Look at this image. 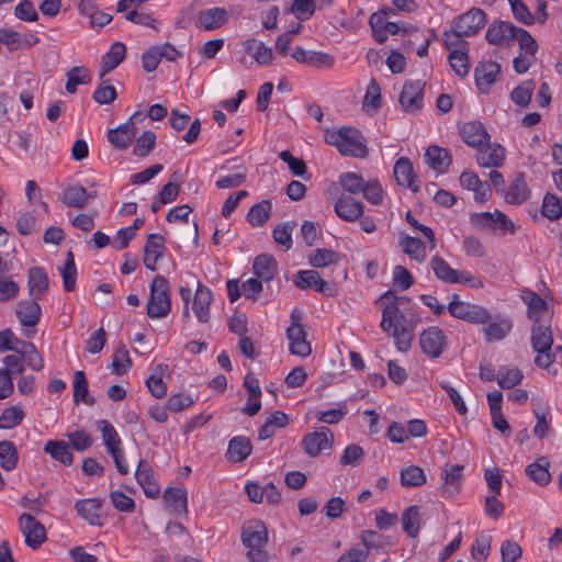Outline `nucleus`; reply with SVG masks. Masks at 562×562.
<instances>
[{"instance_id":"obj_21","label":"nucleus","mask_w":562,"mask_h":562,"mask_svg":"<svg viewBox=\"0 0 562 562\" xmlns=\"http://www.w3.org/2000/svg\"><path fill=\"white\" fill-rule=\"evenodd\" d=\"M212 300L213 294L211 290L201 282H198L192 311L200 323H207L210 321V305Z\"/></svg>"},{"instance_id":"obj_15","label":"nucleus","mask_w":562,"mask_h":562,"mask_svg":"<svg viewBox=\"0 0 562 562\" xmlns=\"http://www.w3.org/2000/svg\"><path fill=\"white\" fill-rule=\"evenodd\" d=\"M294 283L299 289L306 290L314 288L315 291L324 295H333V289L327 281L322 279L315 270H300L296 272Z\"/></svg>"},{"instance_id":"obj_24","label":"nucleus","mask_w":562,"mask_h":562,"mask_svg":"<svg viewBox=\"0 0 562 562\" xmlns=\"http://www.w3.org/2000/svg\"><path fill=\"white\" fill-rule=\"evenodd\" d=\"M135 477L147 497L155 498L159 495V485L155 480L153 470L150 469L146 461L140 460L138 462V467L135 472Z\"/></svg>"},{"instance_id":"obj_50","label":"nucleus","mask_w":562,"mask_h":562,"mask_svg":"<svg viewBox=\"0 0 562 562\" xmlns=\"http://www.w3.org/2000/svg\"><path fill=\"white\" fill-rule=\"evenodd\" d=\"M272 204L268 200H263L255 204L247 214V220L251 226L263 225L270 215Z\"/></svg>"},{"instance_id":"obj_46","label":"nucleus","mask_w":562,"mask_h":562,"mask_svg":"<svg viewBox=\"0 0 562 562\" xmlns=\"http://www.w3.org/2000/svg\"><path fill=\"white\" fill-rule=\"evenodd\" d=\"M74 389V403H85L87 405H93L94 398L88 395V381L83 371H76L72 381Z\"/></svg>"},{"instance_id":"obj_12","label":"nucleus","mask_w":562,"mask_h":562,"mask_svg":"<svg viewBox=\"0 0 562 562\" xmlns=\"http://www.w3.org/2000/svg\"><path fill=\"white\" fill-rule=\"evenodd\" d=\"M452 24L461 34L473 36L486 24V14L483 10L473 8L458 15Z\"/></svg>"},{"instance_id":"obj_29","label":"nucleus","mask_w":562,"mask_h":562,"mask_svg":"<svg viewBox=\"0 0 562 562\" xmlns=\"http://www.w3.org/2000/svg\"><path fill=\"white\" fill-rule=\"evenodd\" d=\"M393 173L398 186L417 191L415 186L416 176L409 159L405 157L398 158L394 165Z\"/></svg>"},{"instance_id":"obj_13","label":"nucleus","mask_w":562,"mask_h":562,"mask_svg":"<svg viewBox=\"0 0 562 562\" xmlns=\"http://www.w3.org/2000/svg\"><path fill=\"white\" fill-rule=\"evenodd\" d=\"M419 344L427 356L438 358L445 350L446 336L439 327L431 326L420 334Z\"/></svg>"},{"instance_id":"obj_11","label":"nucleus","mask_w":562,"mask_h":562,"mask_svg":"<svg viewBox=\"0 0 562 562\" xmlns=\"http://www.w3.org/2000/svg\"><path fill=\"white\" fill-rule=\"evenodd\" d=\"M19 526L26 546L37 549L46 540L44 526L30 514H22L19 518Z\"/></svg>"},{"instance_id":"obj_48","label":"nucleus","mask_w":562,"mask_h":562,"mask_svg":"<svg viewBox=\"0 0 562 562\" xmlns=\"http://www.w3.org/2000/svg\"><path fill=\"white\" fill-rule=\"evenodd\" d=\"M535 88L533 80H525L512 91L510 100L518 106H527L531 101Z\"/></svg>"},{"instance_id":"obj_53","label":"nucleus","mask_w":562,"mask_h":562,"mask_svg":"<svg viewBox=\"0 0 562 562\" xmlns=\"http://www.w3.org/2000/svg\"><path fill=\"white\" fill-rule=\"evenodd\" d=\"M19 345L21 346L20 356L22 358V361L25 362L27 367L34 371L42 370L44 367V361L38 351L36 350L35 346L31 342Z\"/></svg>"},{"instance_id":"obj_3","label":"nucleus","mask_w":562,"mask_h":562,"mask_svg":"<svg viewBox=\"0 0 562 562\" xmlns=\"http://www.w3.org/2000/svg\"><path fill=\"white\" fill-rule=\"evenodd\" d=\"M530 341L532 349L537 353L535 363L542 369L549 368L561 353L558 352V347L552 349L553 336L551 325L549 322L533 323L531 327Z\"/></svg>"},{"instance_id":"obj_16","label":"nucleus","mask_w":562,"mask_h":562,"mask_svg":"<svg viewBox=\"0 0 562 562\" xmlns=\"http://www.w3.org/2000/svg\"><path fill=\"white\" fill-rule=\"evenodd\" d=\"M517 26L510 22L501 21L490 25L485 37L490 44L507 47L515 37Z\"/></svg>"},{"instance_id":"obj_19","label":"nucleus","mask_w":562,"mask_h":562,"mask_svg":"<svg viewBox=\"0 0 562 562\" xmlns=\"http://www.w3.org/2000/svg\"><path fill=\"white\" fill-rule=\"evenodd\" d=\"M460 135L464 143L473 148H479L490 140V135L479 121L464 123L460 128Z\"/></svg>"},{"instance_id":"obj_61","label":"nucleus","mask_w":562,"mask_h":562,"mask_svg":"<svg viewBox=\"0 0 562 562\" xmlns=\"http://www.w3.org/2000/svg\"><path fill=\"white\" fill-rule=\"evenodd\" d=\"M514 41H516L524 54L532 55L538 50V43L532 35L525 29L517 27Z\"/></svg>"},{"instance_id":"obj_38","label":"nucleus","mask_w":562,"mask_h":562,"mask_svg":"<svg viewBox=\"0 0 562 562\" xmlns=\"http://www.w3.org/2000/svg\"><path fill=\"white\" fill-rule=\"evenodd\" d=\"M288 423H289V417L285 413H283L281 411H276V412L271 413L267 417L265 424L259 428L258 438L260 440H266V439L271 438L276 434L277 429L285 427L288 425Z\"/></svg>"},{"instance_id":"obj_5","label":"nucleus","mask_w":562,"mask_h":562,"mask_svg":"<svg viewBox=\"0 0 562 562\" xmlns=\"http://www.w3.org/2000/svg\"><path fill=\"white\" fill-rule=\"evenodd\" d=\"M146 311L147 316L151 319L165 318L171 311L169 284L162 276H155L150 283Z\"/></svg>"},{"instance_id":"obj_6","label":"nucleus","mask_w":562,"mask_h":562,"mask_svg":"<svg viewBox=\"0 0 562 562\" xmlns=\"http://www.w3.org/2000/svg\"><path fill=\"white\" fill-rule=\"evenodd\" d=\"M447 308L453 317L472 324H486L491 319V314L487 308L477 304L460 301L458 294L452 295Z\"/></svg>"},{"instance_id":"obj_32","label":"nucleus","mask_w":562,"mask_h":562,"mask_svg":"<svg viewBox=\"0 0 562 562\" xmlns=\"http://www.w3.org/2000/svg\"><path fill=\"white\" fill-rule=\"evenodd\" d=\"M29 291L33 300H41L48 288V277L46 272L38 267L29 271Z\"/></svg>"},{"instance_id":"obj_8","label":"nucleus","mask_w":562,"mask_h":562,"mask_svg":"<svg viewBox=\"0 0 562 562\" xmlns=\"http://www.w3.org/2000/svg\"><path fill=\"white\" fill-rule=\"evenodd\" d=\"M333 443L334 435L327 427H319L315 431L306 434L302 439L303 449L311 458H316L331 450Z\"/></svg>"},{"instance_id":"obj_33","label":"nucleus","mask_w":562,"mask_h":562,"mask_svg":"<svg viewBox=\"0 0 562 562\" xmlns=\"http://www.w3.org/2000/svg\"><path fill=\"white\" fill-rule=\"evenodd\" d=\"M398 245L403 252H405L412 260L419 263L426 260V245L420 239L409 235H403L400 238Z\"/></svg>"},{"instance_id":"obj_52","label":"nucleus","mask_w":562,"mask_h":562,"mask_svg":"<svg viewBox=\"0 0 562 562\" xmlns=\"http://www.w3.org/2000/svg\"><path fill=\"white\" fill-rule=\"evenodd\" d=\"M90 82L88 70L82 66H76L68 70L67 82L65 89L68 93H75L79 85H87Z\"/></svg>"},{"instance_id":"obj_4","label":"nucleus","mask_w":562,"mask_h":562,"mask_svg":"<svg viewBox=\"0 0 562 562\" xmlns=\"http://www.w3.org/2000/svg\"><path fill=\"white\" fill-rule=\"evenodd\" d=\"M243 544L248 549L247 559L250 562H267L268 554L266 547L268 544V529L266 525L258 519L248 520L241 529Z\"/></svg>"},{"instance_id":"obj_49","label":"nucleus","mask_w":562,"mask_h":562,"mask_svg":"<svg viewBox=\"0 0 562 562\" xmlns=\"http://www.w3.org/2000/svg\"><path fill=\"white\" fill-rule=\"evenodd\" d=\"M426 482V474L418 465H408L401 470V484L405 487H417Z\"/></svg>"},{"instance_id":"obj_18","label":"nucleus","mask_w":562,"mask_h":562,"mask_svg":"<svg viewBox=\"0 0 562 562\" xmlns=\"http://www.w3.org/2000/svg\"><path fill=\"white\" fill-rule=\"evenodd\" d=\"M138 113H134L130 121L119 125L116 128L109 130L108 139L117 149L127 148L136 136L133 119Z\"/></svg>"},{"instance_id":"obj_64","label":"nucleus","mask_w":562,"mask_h":562,"mask_svg":"<svg viewBox=\"0 0 562 562\" xmlns=\"http://www.w3.org/2000/svg\"><path fill=\"white\" fill-rule=\"evenodd\" d=\"M339 184L349 193L361 192L366 182L363 178L356 172H345L339 177Z\"/></svg>"},{"instance_id":"obj_40","label":"nucleus","mask_w":562,"mask_h":562,"mask_svg":"<svg viewBox=\"0 0 562 562\" xmlns=\"http://www.w3.org/2000/svg\"><path fill=\"white\" fill-rule=\"evenodd\" d=\"M513 322L509 317H502L491 322L484 329L487 342L503 340L512 331Z\"/></svg>"},{"instance_id":"obj_28","label":"nucleus","mask_w":562,"mask_h":562,"mask_svg":"<svg viewBox=\"0 0 562 562\" xmlns=\"http://www.w3.org/2000/svg\"><path fill=\"white\" fill-rule=\"evenodd\" d=\"M530 198V189L524 173H518L513 179L507 192L505 201L509 204H522Z\"/></svg>"},{"instance_id":"obj_26","label":"nucleus","mask_w":562,"mask_h":562,"mask_svg":"<svg viewBox=\"0 0 562 562\" xmlns=\"http://www.w3.org/2000/svg\"><path fill=\"white\" fill-rule=\"evenodd\" d=\"M94 198V192H88L79 184L67 187L60 194V200L65 205L76 209L85 207L88 201Z\"/></svg>"},{"instance_id":"obj_43","label":"nucleus","mask_w":562,"mask_h":562,"mask_svg":"<svg viewBox=\"0 0 562 562\" xmlns=\"http://www.w3.org/2000/svg\"><path fill=\"white\" fill-rule=\"evenodd\" d=\"M251 450L250 440L247 437L237 436L229 441L227 456L233 462H241L251 453Z\"/></svg>"},{"instance_id":"obj_47","label":"nucleus","mask_w":562,"mask_h":562,"mask_svg":"<svg viewBox=\"0 0 562 562\" xmlns=\"http://www.w3.org/2000/svg\"><path fill=\"white\" fill-rule=\"evenodd\" d=\"M19 454L15 445L9 440L0 441V465L4 471L16 468Z\"/></svg>"},{"instance_id":"obj_41","label":"nucleus","mask_w":562,"mask_h":562,"mask_svg":"<svg viewBox=\"0 0 562 562\" xmlns=\"http://www.w3.org/2000/svg\"><path fill=\"white\" fill-rule=\"evenodd\" d=\"M77 514L90 525H100L101 503L98 499H80L76 503Z\"/></svg>"},{"instance_id":"obj_34","label":"nucleus","mask_w":562,"mask_h":562,"mask_svg":"<svg viewBox=\"0 0 562 562\" xmlns=\"http://www.w3.org/2000/svg\"><path fill=\"white\" fill-rule=\"evenodd\" d=\"M164 499L173 513H188V494L184 487H168L164 492Z\"/></svg>"},{"instance_id":"obj_23","label":"nucleus","mask_w":562,"mask_h":562,"mask_svg":"<svg viewBox=\"0 0 562 562\" xmlns=\"http://www.w3.org/2000/svg\"><path fill=\"white\" fill-rule=\"evenodd\" d=\"M228 21V12L224 8L201 10L198 15V27L206 31L215 30Z\"/></svg>"},{"instance_id":"obj_55","label":"nucleus","mask_w":562,"mask_h":562,"mask_svg":"<svg viewBox=\"0 0 562 562\" xmlns=\"http://www.w3.org/2000/svg\"><path fill=\"white\" fill-rule=\"evenodd\" d=\"M450 67L461 78H464L470 72V61L467 49L464 50H452L448 57Z\"/></svg>"},{"instance_id":"obj_20","label":"nucleus","mask_w":562,"mask_h":562,"mask_svg":"<svg viewBox=\"0 0 562 562\" xmlns=\"http://www.w3.org/2000/svg\"><path fill=\"white\" fill-rule=\"evenodd\" d=\"M363 204L348 195H341L334 205L338 217L346 222H355L363 214Z\"/></svg>"},{"instance_id":"obj_10","label":"nucleus","mask_w":562,"mask_h":562,"mask_svg":"<svg viewBox=\"0 0 562 562\" xmlns=\"http://www.w3.org/2000/svg\"><path fill=\"white\" fill-rule=\"evenodd\" d=\"M424 87L425 83L422 80L404 83L400 94V104L405 112L415 114L422 110L424 104Z\"/></svg>"},{"instance_id":"obj_14","label":"nucleus","mask_w":562,"mask_h":562,"mask_svg":"<svg viewBox=\"0 0 562 562\" xmlns=\"http://www.w3.org/2000/svg\"><path fill=\"white\" fill-rule=\"evenodd\" d=\"M476 162L483 168H497L504 164L505 149L499 144L485 143L476 148Z\"/></svg>"},{"instance_id":"obj_60","label":"nucleus","mask_w":562,"mask_h":562,"mask_svg":"<svg viewBox=\"0 0 562 562\" xmlns=\"http://www.w3.org/2000/svg\"><path fill=\"white\" fill-rule=\"evenodd\" d=\"M162 367L159 364L155 369V373L146 379V386L153 396L162 398L167 393L166 383L161 379Z\"/></svg>"},{"instance_id":"obj_27","label":"nucleus","mask_w":562,"mask_h":562,"mask_svg":"<svg viewBox=\"0 0 562 562\" xmlns=\"http://www.w3.org/2000/svg\"><path fill=\"white\" fill-rule=\"evenodd\" d=\"M126 46L122 42H115L110 49L102 56L100 63V78L114 70L125 58Z\"/></svg>"},{"instance_id":"obj_51","label":"nucleus","mask_w":562,"mask_h":562,"mask_svg":"<svg viewBox=\"0 0 562 562\" xmlns=\"http://www.w3.org/2000/svg\"><path fill=\"white\" fill-rule=\"evenodd\" d=\"M524 375L518 368L515 367H502L498 370L496 380L502 389H512L519 384Z\"/></svg>"},{"instance_id":"obj_56","label":"nucleus","mask_w":562,"mask_h":562,"mask_svg":"<svg viewBox=\"0 0 562 562\" xmlns=\"http://www.w3.org/2000/svg\"><path fill=\"white\" fill-rule=\"evenodd\" d=\"M463 37H467L465 34H461L453 25L452 29L446 30L442 33V41L450 54H452V50L468 49L469 43Z\"/></svg>"},{"instance_id":"obj_45","label":"nucleus","mask_w":562,"mask_h":562,"mask_svg":"<svg viewBox=\"0 0 562 562\" xmlns=\"http://www.w3.org/2000/svg\"><path fill=\"white\" fill-rule=\"evenodd\" d=\"M402 525L403 530L409 537H416L420 529L422 515L419 513V507L416 505L409 506L402 513Z\"/></svg>"},{"instance_id":"obj_39","label":"nucleus","mask_w":562,"mask_h":562,"mask_svg":"<svg viewBox=\"0 0 562 562\" xmlns=\"http://www.w3.org/2000/svg\"><path fill=\"white\" fill-rule=\"evenodd\" d=\"M549 461L541 457L526 468L527 476L540 486H546L551 481Z\"/></svg>"},{"instance_id":"obj_37","label":"nucleus","mask_w":562,"mask_h":562,"mask_svg":"<svg viewBox=\"0 0 562 562\" xmlns=\"http://www.w3.org/2000/svg\"><path fill=\"white\" fill-rule=\"evenodd\" d=\"M36 301H22L18 304L16 316L23 326L33 327L38 323L41 306Z\"/></svg>"},{"instance_id":"obj_30","label":"nucleus","mask_w":562,"mask_h":562,"mask_svg":"<svg viewBox=\"0 0 562 562\" xmlns=\"http://www.w3.org/2000/svg\"><path fill=\"white\" fill-rule=\"evenodd\" d=\"M425 160L438 173H445L451 164L449 151L438 146H429L426 149Z\"/></svg>"},{"instance_id":"obj_36","label":"nucleus","mask_w":562,"mask_h":562,"mask_svg":"<svg viewBox=\"0 0 562 562\" xmlns=\"http://www.w3.org/2000/svg\"><path fill=\"white\" fill-rule=\"evenodd\" d=\"M252 268L258 279L270 281L277 273L278 265L271 255L262 254L255 258Z\"/></svg>"},{"instance_id":"obj_17","label":"nucleus","mask_w":562,"mask_h":562,"mask_svg":"<svg viewBox=\"0 0 562 562\" xmlns=\"http://www.w3.org/2000/svg\"><path fill=\"white\" fill-rule=\"evenodd\" d=\"M501 72V66L492 60L481 63L475 67L474 77L479 90L487 93L493 83L497 80Z\"/></svg>"},{"instance_id":"obj_54","label":"nucleus","mask_w":562,"mask_h":562,"mask_svg":"<svg viewBox=\"0 0 562 562\" xmlns=\"http://www.w3.org/2000/svg\"><path fill=\"white\" fill-rule=\"evenodd\" d=\"M59 271L63 278L64 289L67 292L74 291L76 288L77 268L71 251L67 254L66 262L64 263L63 268L59 269Z\"/></svg>"},{"instance_id":"obj_57","label":"nucleus","mask_w":562,"mask_h":562,"mask_svg":"<svg viewBox=\"0 0 562 562\" xmlns=\"http://www.w3.org/2000/svg\"><path fill=\"white\" fill-rule=\"evenodd\" d=\"M112 370L117 375L125 374L132 367V359L125 346L115 349L112 356Z\"/></svg>"},{"instance_id":"obj_25","label":"nucleus","mask_w":562,"mask_h":562,"mask_svg":"<svg viewBox=\"0 0 562 562\" xmlns=\"http://www.w3.org/2000/svg\"><path fill=\"white\" fill-rule=\"evenodd\" d=\"M165 250V239L159 234H149L144 247V266L154 271L156 263Z\"/></svg>"},{"instance_id":"obj_42","label":"nucleus","mask_w":562,"mask_h":562,"mask_svg":"<svg viewBox=\"0 0 562 562\" xmlns=\"http://www.w3.org/2000/svg\"><path fill=\"white\" fill-rule=\"evenodd\" d=\"M462 467L451 465L442 471L443 484L441 492L443 495L453 496L460 490V481L462 476Z\"/></svg>"},{"instance_id":"obj_63","label":"nucleus","mask_w":562,"mask_h":562,"mask_svg":"<svg viewBox=\"0 0 562 562\" xmlns=\"http://www.w3.org/2000/svg\"><path fill=\"white\" fill-rule=\"evenodd\" d=\"M542 214L550 221H555L562 215V205L560 200L551 193H547L542 201Z\"/></svg>"},{"instance_id":"obj_1","label":"nucleus","mask_w":562,"mask_h":562,"mask_svg":"<svg viewBox=\"0 0 562 562\" xmlns=\"http://www.w3.org/2000/svg\"><path fill=\"white\" fill-rule=\"evenodd\" d=\"M380 300L386 301L380 324L382 330L393 337L400 352H407L412 346L413 329L418 319L412 317L411 325L407 326L405 316L397 306L398 297L392 291H386Z\"/></svg>"},{"instance_id":"obj_35","label":"nucleus","mask_w":562,"mask_h":562,"mask_svg":"<svg viewBox=\"0 0 562 562\" xmlns=\"http://www.w3.org/2000/svg\"><path fill=\"white\" fill-rule=\"evenodd\" d=\"M246 52L254 57L256 63L261 66L271 64L273 59V50L263 42L256 38H249L245 42Z\"/></svg>"},{"instance_id":"obj_59","label":"nucleus","mask_w":562,"mask_h":562,"mask_svg":"<svg viewBox=\"0 0 562 562\" xmlns=\"http://www.w3.org/2000/svg\"><path fill=\"white\" fill-rule=\"evenodd\" d=\"M386 24L387 19H385V13L374 12L369 18V25L372 31L373 38L379 44H383L387 40V36L385 35Z\"/></svg>"},{"instance_id":"obj_9","label":"nucleus","mask_w":562,"mask_h":562,"mask_svg":"<svg viewBox=\"0 0 562 562\" xmlns=\"http://www.w3.org/2000/svg\"><path fill=\"white\" fill-rule=\"evenodd\" d=\"M430 267L440 281L449 284H468L472 283L474 277L467 271L453 269L442 257L436 255L430 259Z\"/></svg>"},{"instance_id":"obj_22","label":"nucleus","mask_w":562,"mask_h":562,"mask_svg":"<svg viewBox=\"0 0 562 562\" xmlns=\"http://www.w3.org/2000/svg\"><path fill=\"white\" fill-rule=\"evenodd\" d=\"M520 299L528 307V318L533 323L542 322L541 318L548 314V303L539 294L529 289L521 290Z\"/></svg>"},{"instance_id":"obj_7","label":"nucleus","mask_w":562,"mask_h":562,"mask_svg":"<svg viewBox=\"0 0 562 562\" xmlns=\"http://www.w3.org/2000/svg\"><path fill=\"white\" fill-rule=\"evenodd\" d=\"M301 312L294 308L291 313V325L286 329V338L289 340V350L292 355L299 357H307L312 352L311 344L306 339V331L301 324Z\"/></svg>"},{"instance_id":"obj_58","label":"nucleus","mask_w":562,"mask_h":562,"mask_svg":"<svg viewBox=\"0 0 562 562\" xmlns=\"http://www.w3.org/2000/svg\"><path fill=\"white\" fill-rule=\"evenodd\" d=\"M337 261V252L326 248H318L308 257V263L314 268H325Z\"/></svg>"},{"instance_id":"obj_44","label":"nucleus","mask_w":562,"mask_h":562,"mask_svg":"<svg viewBox=\"0 0 562 562\" xmlns=\"http://www.w3.org/2000/svg\"><path fill=\"white\" fill-rule=\"evenodd\" d=\"M98 428L101 431L103 443L109 453H114L122 448L121 438L110 422L105 419L100 420Z\"/></svg>"},{"instance_id":"obj_62","label":"nucleus","mask_w":562,"mask_h":562,"mask_svg":"<svg viewBox=\"0 0 562 562\" xmlns=\"http://www.w3.org/2000/svg\"><path fill=\"white\" fill-rule=\"evenodd\" d=\"M514 18L525 25H532L536 22L535 15L522 0H507Z\"/></svg>"},{"instance_id":"obj_31","label":"nucleus","mask_w":562,"mask_h":562,"mask_svg":"<svg viewBox=\"0 0 562 562\" xmlns=\"http://www.w3.org/2000/svg\"><path fill=\"white\" fill-rule=\"evenodd\" d=\"M44 452L49 454L52 459L63 463L64 465H70L74 461V454L69 443L64 440H48L43 448Z\"/></svg>"},{"instance_id":"obj_2","label":"nucleus","mask_w":562,"mask_h":562,"mask_svg":"<svg viewBox=\"0 0 562 562\" xmlns=\"http://www.w3.org/2000/svg\"><path fill=\"white\" fill-rule=\"evenodd\" d=\"M324 138L327 144L335 146L342 156L364 158L368 155L366 139L357 128L349 126L338 130L327 128Z\"/></svg>"}]
</instances>
